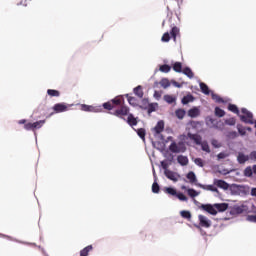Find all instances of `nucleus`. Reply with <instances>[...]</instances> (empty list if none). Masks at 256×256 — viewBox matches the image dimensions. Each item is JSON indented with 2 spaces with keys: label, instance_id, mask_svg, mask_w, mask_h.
<instances>
[{
  "label": "nucleus",
  "instance_id": "obj_55",
  "mask_svg": "<svg viewBox=\"0 0 256 256\" xmlns=\"http://www.w3.org/2000/svg\"><path fill=\"white\" fill-rule=\"evenodd\" d=\"M161 167L164 169V171H169V163H167V161H162Z\"/></svg>",
  "mask_w": 256,
  "mask_h": 256
},
{
  "label": "nucleus",
  "instance_id": "obj_41",
  "mask_svg": "<svg viewBox=\"0 0 256 256\" xmlns=\"http://www.w3.org/2000/svg\"><path fill=\"white\" fill-rule=\"evenodd\" d=\"M181 217H183V219H191V212L187 211V210H183L180 212Z\"/></svg>",
  "mask_w": 256,
  "mask_h": 256
},
{
  "label": "nucleus",
  "instance_id": "obj_20",
  "mask_svg": "<svg viewBox=\"0 0 256 256\" xmlns=\"http://www.w3.org/2000/svg\"><path fill=\"white\" fill-rule=\"evenodd\" d=\"M126 97L128 99L129 105H132V107H137V105H139V101L137 100V98L131 97L129 96V94H127Z\"/></svg>",
  "mask_w": 256,
  "mask_h": 256
},
{
  "label": "nucleus",
  "instance_id": "obj_58",
  "mask_svg": "<svg viewBox=\"0 0 256 256\" xmlns=\"http://www.w3.org/2000/svg\"><path fill=\"white\" fill-rule=\"evenodd\" d=\"M24 128L26 129V131H34L33 128V123H27L24 125Z\"/></svg>",
  "mask_w": 256,
  "mask_h": 256
},
{
  "label": "nucleus",
  "instance_id": "obj_38",
  "mask_svg": "<svg viewBox=\"0 0 256 256\" xmlns=\"http://www.w3.org/2000/svg\"><path fill=\"white\" fill-rule=\"evenodd\" d=\"M47 94L50 95V97H59L60 93L57 90L48 89Z\"/></svg>",
  "mask_w": 256,
  "mask_h": 256
},
{
  "label": "nucleus",
  "instance_id": "obj_32",
  "mask_svg": "<svg viewBox=\"0 0 256 256\" xmlns=\"http://www.w3.org/2000/svg\"><path fill=\"white\" fill-rule=\"evenodd\" d=\"M165 193H168V195H172L173 197H177V190H175L174 188H165Z\"/></svg>",
  "mask_w": 256,
  "mask_h": 256
},
{
  "label": "nucleus",
  "instance_id": "obj_43",
  "mask_svg": "<svg viewBox=\"0 0 256 256\" xmlns=\"http://www.w3.org/2000/svg\"><path fill=\"white\" fill-rule=\"evenodd\" d=\"M154 147L158 149L159 151H164L165 150V144L161 142H154L153 143ZM158 145V146H157Z\"/></svg>",
  "mask_w": 256,
  "mask_h": 256
},
{
  "label": "nucleus",
  "instance_id": "obj_13",
  "mask_svg": "<svg viewBox=\"0 0 256 256\" xmlns=\"http://www.w3.org/2000/svg\"><path fill=\"white\" fill-rule=\"evenodd\" d=\"M81 111H87L89 113H99V108H95V107L89 106L87 104H82Z\"/></svg>",
  "mask_w": 256,
  "mask_h": 256
},
{
  "label": "nucleus",
  "instance_id": "obj_63",
  "mask_svg": "<svg viewBox=\"0 0 256 256\" xmlns=\"http://www.w3.org/2000/svg\"><path fill=\"white\" fill-rule=\"evenodd\" d=\"M26 121L27 120L23 119V120H20L18 123H19V125H25Z\"/></svg>",
  "mask_w": 256,
  "mask_h": 256
},
{
  "label": "nucleus",
  "instance_id": "obj_5",
  "mask_svg": "<svg viewBox=\"0 0 256 256\" xmlns=\"http://www.w3.org/2000/svg\"><path fill=\"white\" fill-rule=\"evenodd\" d=\"M164 175L165 177H167V179H169L170 181H173V183H177V181L181 179V175H179V173L173 172L171 170L164 171Z\"/></svg>",
  "mask_w": 256,
  "mask_h": 256
},
{
  "label": "nucleus",
  "instance_id": "obj_60",
  "mask_svg": "<svg viewBox=\"0 0 256 256\" xmlns=\"http://www.w3.org/2000/svg\"><path fill=\"white\" fill-rule=\"evenodd\" d=\"M154 97H155V99H157L159 101L161 99V93L158 92V91H155L154 92Z\"/></svg>",
  "mask_w": 256,
  "mask_h": 256
},
{
  "label": "nucleus",
  "instance_id": "obj_57",
  "mask_svg": "<svg viewBox=\"0 0 256 256\" xmlns=\"http://www.w3.org/2000/svg\"><path fill=\"white\" fill-rule=\"evenodd\" d=\"M103 107H104V109L111 111V109H113V104H111L110 102H106L103 104Z\"/></svg>",
  "mask_w": 256,
  "mask_h": 256
},
{
  "label": "nucleus",
  "instance_id": "obj_62",
  "mask_svg": "<svg viewBox=\"0 0 256 256\" xmlns=\"http://www.w3.org/2000/svg\"><path fill=\"white\" fill-rule=\"evenodd\" d=\"M251 195L252 197H256V188L251 189Z\"/></svg>",
  "mask_w": 256,
  "mask_h": 256
},
{
  "label": "nucleus",
  "instance_id": "obj_59",
  "mask_svg": "<svg viewBox=\"0 0 256 256\" xmlns=\"http://www.w3.org/2000/svg\"><path fill=\"white\" fill-rule=\"evenodd\" d=\"M112 103H113L114 105H121V99L115 98V99L112 100Z\"/></svg>",
  "mask_w": 256,
  "mask_h": 256
},
{
  "label": "nucleus",
  "instance_id": "obj_25",
  "mask_svg": "<svg viewBox=\"0 0 256 256\" xmlns=\"http://www.w3.org/2000/svg\"><path fill=\"white\" fill-rule=\"evenodd\" d=\"M195 98H193V95H186L182 98L183 105H187L188 103H193Z\"/></svg>",
  "mask_w": 256,
  "mask_h": 256
},
{
  "label": "nucleus",
  "instance_id": "obj_54",
  "mask_svg": "<svg viewBox=\"0 0 256 256\" xmlns=\"http://www.w3.org/2000/svg\"><path fill=\"white\" fill-rule=\"evenodd\" d=\"M194 163H195V165H198V167H203V159H201V158H196L195 160H194Z\"/></svg>",
  "mask_w": 256,
  "mask_h": 256
},
{
  "label": "nucleus",
  "instance_id": "obj_34",
  "mask_svg": "<svg viewBox=\"0 0 256 256\" xmlns=\"http://www.w3.org/2000/svg\"><path fill=\"white\" fill-rule=\"evenodd\" d=\"M211 96L213 101H216V103H224L223 98H221L219 95L211 92Z\"/></svg>",
  "mask_w": 256,
  "mask_h": 256
},
{
  "label": "nucleus",
  "instance_id": "obj_61",
  "mask_svg": "<svg viewBox=\"0 0 256 256\" xmlns=\"http://www.w3.org/2000/svg\"><path fill=\"white\" fill-rule=\"evenodd\" d=\"M172 85H174V87H177L178 89H181L182 85L179 84L177 81H172Z\"/></svg>",
  "mask_w": 256,
  "mask_h": 256
},
{
  "label": "nucleus",
  "instance_id": "obj_51",
  "mask_svg": "<svg viewBox=\"0 0 256 256\" xmlns=\"http://www.w3.org/2000/svg\"><path fill=\"white\" fill-rule=\"evenodd\" d=\"M248 156L250 161H253L254 163H256V151H252Z\"/></svg>",
  "mask_w": 256,
  "mask_h": 256
},
{
  "label": "nucleus",
  "instance_id": "obj_36",
  "mask_svg": "<svg viewBox=\"0 0 256 256\" xmlns=\"http://www.w3.org/2000/svg\"><path fill=\"white\" fill-rule=\"evenodd\" d=\"M244 175H245V177H252L253 168H251V166L246 167L244 170Z\"/></svg>",
  "mask_w": 256,
  "mask_h": 256
},
{
  "label": "nucleus",
  "instance_id": "obj_33",
  "mask_svg": "<svg viewBox=\"0 0 256 256\" xmlns=\"http://www.w3.org/2000/svg\"><path fill=\"white\" fill-rule=\"evenodd\" d=\"M215 116L216 117H224L225 116V111L219 107L215 108Z\"/></svg>",
  "mask_w": 256,
  "mask_h": 256
},
{
  "label": "nucleus",
  "instance_id": "obj_9",
  "mask_svg": "<svg viewBox=\"0 0 256 256\" xmlns=\"http://www.w3.org/2000/svg\"><path fill=\"white\" fill-rule=\"evenodd\" d=\"M237 161H238L239 165H245V163H247V161H250L249 155H246L243 152H238Z\"/></svg>",
  "mask_w": 256,
  "mask_h": 256
},
{
  "label": "nucleus",
  "instance_id": "obj_18",
  "mask_svg": "<svg viewBox=\"0 0 256 256\" xmlns=\"http://www.w3.org/2000/svg\"><path fill=\"white\" fill-rule=\"evenodd\" d=\"M207 125L209 127H215V129H220L222 130L223 128H221L219 125H217V120L213 119V118H208L207 120Z\"/></svg>",
  "mask_w": 256,
  "mask_h": 256
},
{
  "label": "nucleus",
  "instance_id": "obj_39",
  "mask_svg": "<svg viewBox=\"0 0 256 256\" xmlns=\"http://www.w3.org/2000/svg\"><path fill=\"white\" fill-rule=\"evenodd\" d=\"M228 109L232 113H236L237 115H239V108H237L235 104H229Z\"/></svg>",
  "mask_w": 256,
  "mask_h": 256
},
{
  "label": "nucleus",
  "instance_id": "obj_21",
  "mask_svg": "<svg viewBox=\"0 0 256 256\" xmlns=\"http://www.w3.org/2000/svg\"><path fill=\"white\" fill-rule=\"evenodd\" d=\"M177 161L180 165L185 166L189 163V158H187V156L180 155L178 156Z\"/></svg>",
  "mask_w": 256,
  "mask_h": 256
},
{
  "label": "nucleus",
  "instance_id": "obj_19",
  "mask_svg": "<svg viewBox=\"0 0 256 256\" xmlns=\"http://www.w3.org/2000/svg\"><path fill=\"white\" fill-rule=\"evenodd\" d=\"M172 68L176 73H183V64L181 62H175Z\"/></svg>",
  "mask_w": 256,
  "mask_h": 256
},
{
  "label": "nucleus",
  "instance_id": "obj_56",
  "mask_svg": "<svg viewBox=\"0 0 256 256\" xmlns=\"http://www.w3.org/2000/svg\"><path fill=\"white\" fill-rule=\"evenodd\" d=\"M226 125L233 126L235 125V118H229L225 120Z\"/></svg>",
  "mask_w": 256,
  "mask_h": 256
},
{
  "label": "nucleus",
  "instance_id": "obj_16",
  "mask_svg": "<svg viewBox=\"0 0 256 256\" xmlns=\"http://www.w3.org/2000/svg\"><path fill=\"white\" fill-rule=\"evenodd\" d=\"M216 211L219 213H223L224 211H227L229 209V204L227 203H220V204H215Z\"/></svg>",
  "mask_w": 256,
  "mask_h": 256
},
{
  "label": "nucleus",
  "instance_id": "obj_64",
  "mask_svg": "<svg viewBox=\"0 0 256 256\" xmlns=\"http://www.w3.org/2000/svg\"><path fill=\"white\" fill-rule=\"evenodd\" d=\"M252 171H253V173L256 174V165L253 166Z\"/></svg>",
  "mask_w": 256,
  "mask_h": 256
},
{
  "label": "nucleus",
  "instance_id": "obj_26",
  "mask_svg": "<svg viewBox=\"0 0 256 256\" xmlns=\"http://www.w3.org/2000/svg\"><path fill=\"white\" fill-rule=\"evenodd\" d=\"M187 193H188L189 197L195 198V197H198V195H200L201 192H197L195 189L189 188L187 190Z\"/></svg>",
  "mask_w": 256,
  "mask_h": 256
},
{
  "label": "nucleus",
  "instance_id": "obj_28",
  "mask_svg": "<svg viewBox=\"0 0 256 256\" xmlns=\"http://www.w3.org/2000/svg\"><path fill=\"white\" fill-rule=\"evenodd\" d=\"M160 85L163 89H167V87H171V82H169V79L164 78L160 81Z\"/></svg>",
  "mask_w": 256,
  "mask_h": 256
},
{
  "label": "nucleus",
  "instance_id": "obj_8",
  "mask_svg": "<svg viewBox=\"0 0 256 256\" xmlns=\"http://www.w3.org/2000/svg\"><path fill=\"white\" fill-rule=\"evenodd\" d=\"M201 207L204 211H207V213H210V215H217V207H215V204L214 205L203 204Z\"/></svg>",
  "mask_w": 256,
  "mask_h": 256
},
{
  "label": "nucleus",
  "instance_id": "obj_44",
  "mask_svg": "<svg viewBox=\"0 0 256 256\" xmlns=\"http://www.w3.org/2000/svg\"><path fill=\"white\" fill-rule=\"evenodd\" d=\"M164 101L171 105V103H175V98L171 95H164Z\"/></svg>",
  "mask_w": 256,
  "mask_h": 256
},
{
  "label": "nucleus",
  "instance_id": "obj_31",
  "mask_svg": "<svg viewBox=\"0 0 256 256\" xmlns=\"http://www.w3.org/2000/svg\"><path fill=\"white\" fill-rule=\"evenodd\" d=\"M128 124L131 126L137 125V119L133 116V114L128 115Z\"/></svg>",
  "mask_w": 256,
  "mask_h": 256
},
{
  "label": "nucleus",
  "instance_id": "obj_15",
  "mask_svg": "<svg viewBox=\"0 0 256 256\" xmlns=\"http://www.w3.org/2000/svg\"><path fill=\"white\" fill-rule=\"evenodd\" d=\"M188 115L192 119H195V117H199V115H201V110H199L197 107H194L188 111Z\"/></svg>",
  "mask_w": 256,
  "mask_h": 256
},
{
  "label": "nucleus",
  "instance_id": "obj_42",
  "mask_svg": "<svg viewBox=\"0 0 256 256\" xmlns=\"http://www.w3.org/2000/svg\"><path fill=\"white\" fill-rule=\"evenodd\" d=\"M136 133L140 137V139L145 141V129L140 128V129L136 130Z\"/></svg>",
  "mask_w": 256,
  "mask_h": 256
},
{
  "label": "nucleus",
  "instance_id": "obj_47",
  "mask_svg": "<svg viewBox=\"0 0 256 256\" xmlns=\"http://www.w3.org/2000/svg\"><path fill=\"white\" fill-rule=\"evenodd\" d=\"M159 189V184L157 183V180H155L154 183L152 184V192L159 193Z\"/></svg>",
  "mask_w": 256,
  "mask_h": 256
},
{
  "label": "nucleus",
  "instance_id": "obj_3",
  "mask_svg": "<svg viewBox=\"0 0 256 256\" xmlns=\"http://www.w3.org/2000/svg\"><path fill=\"white\" fill-rule=\"evenodd\" d=\"M185 143L183 142H172L171 145L169 146V150L172 153H185L186 151Z\"/></svg>",
  "mask_w": 256,
  "mask_h": 256
},
{
  "label": "nucleus",
  "instance_id": "obj_12",
  "mask_svg": "<svg viewBox=\"0 0 256 256\" xmlns=\"http://www.w3.org/2000/svg\"><path fill=\"white\" fill-rule=\"evenodd\" d=\"M53 109L56 113H64V111H67V104L65 103L55 104Z\"/></svg>",
  "mask_w": 256,
  "mask_h": 256
},
{
  "label": "nucleus",
  "instance_id": "obj_23",
  "mask_svg": "<svg viewBox=\"0 0 256 256\" xmlns=\"http://www.w3.org/2000/svg\"><path fill=\"white\" fill-rule=\"evenodd\" d=\"M200 89L202 93H204V95H209V93H211V90H209V86H207V84L203 82H200Z\"/></svg>",
  "mask_w": 256,
  "mask_h": 256
},
{
  "label": "nucleus",
  "instance_id": "obj_1",
  "mask_svg": "<svg viewBox=\"0 0 256 256\" xmlns=\"http://www.w3.org/2000/svg\"><path fill=\"white\" fill-rule=\"evenodd\" d=\"M229 192L231 195H239L241 197L249 194V187L243 185H230Z\"/></svg>",
  "mask_w": 256,
  "mask_h": 256
},
{
  "label": "nucleus",
  "instance_id": "obj_50",
  "mask_svg": "<svg viewBox=\"0 0 256 256\" xmlns=\"http://www.w3.org/2000/svg\"><path fill=\"white\" fill-rule=\"evenodd\" d=\"M229 156V153L227 152H221L217 155V158L218 160H221V159H227V157Z\"/></svg>",
  "mask_w": 256,
  "mask_h": 256
},
{
  "label": "nucleus",
  "instance_id": "obj_22",
  "mask_svg": "<svg viewBox=\"0 0 256 256\" xmlns=\"http://www.w3.org/2000/svg\"><path fill=\"white\" fill-rule=\"evenodd\" d=\"M187 179L190 181V183H197V176L195 175V172L191 171L186 175Z\"/></svg>",
  "mask_w": 256,
  "mask_h": 256
},
{
  "label": "nucleus",
  "instance_id": "obj_2",
  "mask_svg": "<svg viewBox=\"0 0 256 256\" xmlns=\"http://www.w3.org/2000/svg\"><path fill=\"white\" fill-rule=\"evenodd\" d=\"M163 131H165V122L160 120L157 122L156 126L152 129L155 139H158L159 141H165L163 134H161L163 133Z\"/></svg>",
  "mask_w": 256,
  "mask_h": 256
},
{
  "label": "nucleus",
  "instance_id": "obj_6",
  "mask_svg": "<svg viewBox=\"0 0 256 256\" xmlns=\"http://www.w3.org/2000/svg\"><path fill=\"white\" fill-rule=\"evenodd\" d=\"M198 219L200 227H204L206 229H209V227H211V220H209V218H207L206 216L199 215Z\"/></svg>",
  "mask_w": 256,
  "mask_h": 256
},
{
  "label": "nucleus",
  "instance_id": "obj_37",
  "mask_svg": "<svg viewBox=\"0 0 256 256\" xmlns=\"http://www.w3.org/2000/svg\"><path fill=\"white\" fill-rule=\"evenodd\" d=\"M178 34H179V28L173 27L170 32V35H171V37H173L174 41L177 39Z\"/></svg>",
  "mask_w": 256,
  "mask_h": 256
},
{
  "label": "nucleus",
  "instance_id": "obj_4",
  "mask_svg": "<svg viewBox=\"0 0 256 256\" xmlns=\"http://www.w3.org/2000/svg\"><path fill=\"white\" fill-rule=\"evenodd\" d=\"M242 113L243 115H240V119L241 121H243V123H248L249 125H253V113L249 112V110H247V108H242Z\"/></svg>",
  "mask_w": 256,
  "mask_h": 256
},
{
  "label": "nucleus",
  "instance_id": "obj_46",
  "mask_svg": "<svg viewBox=\"0 0 256 256\" xmlns=\"http://www.w3.org/2000/svg\"><path fill=\"white\" fill-rule=\"evenodd\" d=\"M189 127H190L189 129H196L197 131V127H201V123L197 121H192L190 122Z\"/></svg>",
  "mask_w": 256,
  "mask_h": 256
},
{
  "label": "nucleus",
  "instance_id": "obj_49",
  "mask_svg": "<svg viewBox=\"0 0 256 256\" xmlns=\"http://www.w3.org/2000/svg\"><path fill=\"white\" fill-rule=\"evenodd\" d=\"M237 129H238V132L240 133V135H242V137L245 136V134H246V128L245 127H243L241 125H238Z\"/></svg>",
  "mask_w": 256,
  "mask_h": 256
},
{
  "label": "nucleus",
  "instance_id": "obj_17",
  "mask_svg": "<svg viewBox=\"0 0 256 256\" xmlns=\"http://www.w3.org/2000/svg\"><path fill=\"white\" fill-rule=\"evenodd\" d=\"M134 95H136V97H138L139 99H143V87L142 86H137L136 88H134Z\"/></svg>",
  "mask_w": 256,
  "mask_h": 256
},
{
  "label": "nucleus",
  "instance_id": "obj_30",
  "mask_svg": "<svg viewBox=\"0 0 256 256\" xmlns=\"http://www.w3.org/2000/svg\"><path fill=\"white\" fill-rule=\"evenodd\" d=\"M93 249V246L89 245L85 247L83 250L80 251V256H87L89 255V251Z\"/></svg>",
  "mask_w": 256,
  "mask_h": 256
},
{
  "label": "nucleus",
  "instance_id": "obj_11",
  "mask_svg": "<svg viewBox=\"0 0 256 256\" xmlns=\"http://www.w3.org/2000/svg\"><path fill=\"white\" fill-rule=\"evenodd\" d=\"M197 187H200V189H204V191H212L213 193H219V190L215 188L213 185H203V184H196Z\"/></svg>",
  "mask_w": 256,
  "mask_h": 256
},
{
  "label": "nucleus",
  "instance_id": "obj_27",
  "mask_svg": "<svg viewBox=\"0 0 256 256\" xmlns=\"http://www.w3.org/2000/svg\"><path fill=\"white\" fill-rule=\"evenodd\" d=\"M200 145L202 151H205L206 153H211V148L209 147V143H207V141L202 142Z\"/></svg>",
  "mask_w": 256,
  "mask_h": 256
},
{
  "label": "nucleus",
  "instance_id": "obj_48",
  "mask_svg": "<svg viewBox=\"0 0 256 256\" xmlns=\"http://www.w3.org/2000/svg\"><path fill=\"white\" fill-rule=\"evenodd\" d=\"M176 197L179 199V201H188L187 196H185L183 193H177Z\"/></svg>",
  "mask_w": 256,
  "mask_h": 256
},
{
  "label": "nucleus",
  "instance_id": "obj_45",
  "mask_svg": "<svg viewBox=\"0 0 256 256\" xmlns=\"http://www.w3.org/2000/svg\"><path fill=\"white\" fill-rule=\"evenodd\" d=\"M161 41H163V43H169V41H171V36L168 32L163 34Z\"/></svg>",
  "mask_w": 256,
  "mask_h": 256
},
{
  "label": "nucleus",
  "instance_id": "obj_7",
  "mask_svg": "<svg viewBox=\"0 0 256 256\" xmlns=\"http://www.w3.org/2000/svg\"><path fill=\"white\" fill-rule=\"evenodd\" d=\"M187 137L191 141H194L196 145H201L203 143V138L199 134H193L191 132H188Z\"/></svg>",
  "mask_w": 256,
  "mask_h": 256
},
{
  "label": "nucleus",
  "instance_id": "obj_35",
  "mask_svg": "<svg viewBox=\"0 0 256 256\" xmlns=\"http://www.w3.org/2000/svg\"><path fill=\"white\" fill-rule=\"evenodd\" d=\"M161 73H169V71H171V66L164 64L160 66Z\"/></svg>",
  "mask_w": 256,
  "mask_h": 256
},
{
  "label": "nucleus",
  "instance_id": "obj_24",
  "mask_svg": "<svg viewBox=\"0 0 256 256\" xmlns=\"http://www.w3.org/2000/svg\"><path fill=\"white\" fill-rule=\"evenodd\" d=\"M182 73L186 75V77H188L189 79H193L194 77L193 71L189 67L184 68Z\"/></svg>",
  "mask_w": 256,
  "mask_h": 256
},
{
  "label": "nucleus",
  "instance_id": "obj_10",
  "mask_svg": "<svg viewBox=\"0 0 256 256\" xmlns=\"http://www.w3.org/2000/svg\"><path fill=\"white\" fill-rule=\"evenodd\" d=\"M214 185H216V187H219L220 189H224V191H229V188L231 187L229 183L225 182L224 180L218 179L214 180Z\"/></svg>",
  "mask_w": 256,
  "mask_h": 256
},
{
  "label": "nucleus",
  "instance_id": "obj_40",
  "mask_svg": "<svg viewBox=\"0 0 256 256\" xmlns=\"http://www.w3.org/2000/svg\"><path fill=\"white\" fill-rule=\"evenodd\" d=\"M175 114L178 119H183V117H185V110L178 109L176 110Z\"/></svg>",
  "mask_w": 256,
  "mask_h": 256
},
{
  "label": "nucleus",
  "instance_id": "obj_52",
  "mask_svg": "<svg viewBox=\"0 0 256 256\" xmlns=\"http://www.w3.org/2000/svg\"><path fill=\"white\" fill-rule=\"evenodd\" d=\"M246 220H248L250 223H256V215H248Z\"/></svg>",
  "mask_w": 256,
  "mask_h": 256
},
{
  "label": "nucleus",
  "instance_id": "obj_53",
  "mask_svg": "<svg viewBox=\"0 0 256 256\" xmlns=\"http://www.w3.org/2000/svg\"><path fill=\"white\" fill-rule=\"evenodd\" d=\"M211 145L216 149H219V147H221V144H219V141H217L216 139L211 140Z\"/></svg>",
  "mask_w": 256,
  "mask_h": 256
},
{
  "label": "nucleus",
  "instance_id": "obj_29",
  "mask_svg": "<svg viewBox=\"0 0 256 256\" xmlns=\"http://www.w3.org/2000/svg\"><path fill=\"white\" fill-rule=\"evenodd\" d=\"M33 125V129H41L43 127V125H45V120H40L37 122L32 123Z\"/></svg>",
  "mask_w": 256,
  "mask_h": 256
},
{
  "label": "nucleus",
  "instance_id": "obj_14",
  "mask_svg": "<svg viewBox=\"0 0 256 256\" xmlns=\"http://www.w3.org/2000/svg\"><path fill=\"white\" fill-rule=\"evenodd\" d=\"M128 113H129V108L127 107V106H121L120 107V109H118V110H116L115 112H114V115L116 116V117H119V116H121V115H128Z\"/></svg>",
  "mask_w": 256,
  "mask_h": 256
}]
</instances>
